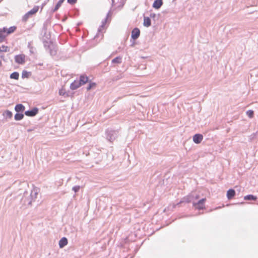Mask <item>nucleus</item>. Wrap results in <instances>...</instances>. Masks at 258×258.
<instances>
[{
	"label": "nucleus",
	"instance_id": "a211bd4d",
	"mask_svg": "<svg viewBox=\"0 0 258 258\" xmlns=\"http://www.w3.org/2000/svg\"><path fill=\"white\" fill-rule=\"evenodd\" d=\"M235 195V191L233 189H229L227 192V197L228 199H231Z\"/></svg>",
	"mask_w": 258,
	"mask_h": 258
},
{
	"label": "nucleus",
	"instance_id": "c85d7f7f",
	"mask_svg": "<svg viewBox=\"0 0 258 258\" xmlns=\"http://www.w3.org/2000/svg\"><path fill=\"white\" fill-rule=\"evenodd\" d=\"M96 84L95 83L89 82L88 86L87 87V91L91 90L92 88L95 87Z\"/></svg>",
	"mask_w": 258,
	"mask_h": 258
},
{
	"label": "nucleus",
	"instance_id": "20e7f679",
	"mask_svg": "<svg viewBox=\"0 0 258 258\" xmlns=\"http://www.w3.org/2000/svg\"><path fill=\"white\" fill-rule=\"evenodd\" d=\"M206 200V198H203L197 203H193V206L195 207L196 209L199 210L203 209L204 208V203Z\"/></svg>",
	"mask_w": 258,
	"mask_h": 258
},
{
	"label": "nucleus",
	"instance_id": "f8f14e48",
	"mask_svg": "<svg viewBox=\"0 0 258 258\" xmlns=\"http://www.w3.org/2000/svg\"><path fill=\"white\" fill-rule=\"evenodd\" d=\"M163 5L162 0H155L153 4V7L156 9H159Z\"/></svg>",
	"mask_w": 258,
	"mask_h": 258
},
{
	"label": "nucleus",
	"instance_id": "4be33fe9",
	"mask_svg": "<svg viewBox=\"0 0 258 258\" xmlns=\"http://www.w3.org/2000/svg\"><path fill=\"white\" fill-rule=\"evenodd\" d=\"M24 114L22 113L17 112L14 116L16 120H21L24 118Z\"/></svg>",
	"mask_w": 258,
	"mask_h": 258
},
{
	"label": "nucleus",
	"instance_id": "6ab92c4d",
	"mask_svg": "<svg viewBox=\"0 0 258 258\" xmlns=\"http://www.w3.org/2000/svg\"><path fill=\"white\" fill-rule=\"evenodd\" d=\"M143 25L144 26L148 27L151 25V19L149 17H144Z\"/></svg>",
	"mask_w": 258,
	"mask_h": 258
},
{
	"label": "nucleus",
	"instance_id": "a878e982",
	"mask_svg": "<svg viewBox=\"0 0 258 258\" xmlns=\"http://www.w3.org/2000/svg\"><path fill=\"white\" fill-rule=\"evenodd\" d=\"M31 73L30 72H27L26 71H23L22 73V78H28L31 75Z\"/></svg>",
	"mask_w": 258,
	"mask_h": 258
},
{
	"label": "nucleus",
	"instance_id": "ddd939ff",
	"mask_svg": "<svg viewBox=\"0 0 258 258\" xmlns=\"http://www.w3.org/2000/svg\"><path fill=\"white\" fill-rule=\"evenodd\" d=\"M88 80H89L88 77L87 76L84 75H82L80 77L79 82H80L81 85H83L86 84V83L88 82H89Z\"/></svg>",
	"mask_w": 258,
	"mask_h": 258
},
{
	"label": "nucleus",
	"instance_id": "f03ea898",
	"mask_svg": "<svg viewBox=\"0 0 258 258\" xmlns=\"http://www.w3.org/2000/svg\"><path fill=\"white\" fill-rule=\"evenodd\" d=\"M106 139L110 142H113L118 135V131L107 130L106 131Z\"/></svg>",
	"mask_w": 258,
	"mask_h": 258
},
{
	"label": "nucleus",
	"instance_id": "39448f33",
	"mask_svg": "<svg viewBox=\"0 0 258 258\" xmlns=\"http://www.w3.org/2000/svg\"><path fill=\"white\" fill-rule=\"evenodd\" d=\"M38 113V108L34 107L32 109L27 110L25 112V114L28 116L33 117L35 116Z\"/></svg>",
	"mask_w": 258,
	"mask_h": 258
},
{
	"label": "nucleus",
	"instance_id": "c9c22d12",
	"mask_svg": "<svg viewBox=\"0 0 258 258\" xmlns=\"http://www.w3.org/2000/svg\"><path fill=\"white\" fill-rule=\"evenodd\" d=\"M198 198H199V197H198V196H197L196 197V199H198Z\"/></svg>",
	"mask_w": 258,
	"mask_h": 258
},
{
	"label": "nucleus",
	"instance_id": "5701e85b",
	"mask_svg": "<svg viewBox=\"0 0 258 258\" xmlns=\"http://www.w3.org/2000/svg\"><path fill=\"white\" fill-rule=\"evenodd\" d=\"M64 1V0H59L55 5L54 8L52 10V12H56L60 8Z\"/></svg>",
	"mask_w": 258,
	"mask_h": 258
},
{
	"label": "nucleus",
	"instance_id": "f3484780",
	"mask_svg": "<svg viewBox=\"0 0 258 258\" xmlns=\"http://www.w3.org/2000/svg\"><path fill=\"white\" fill-rule=\"evenodd\" d=\"M49 53L51 56L55 55L56 54V50L54 46L52 45H48Z\"/></svg>",
	"mask_w": 258,
	"mask_h": 258
},
{
	"label": "nucleus",
	"instance_id": "9b49d317",
	"mask_svg": "<svg viewBox=\"0 0 258 258\" xmlns=\"http://www.w3.org/2000/svg\"><path fill=\"white\" fill-rule=\"evenodd\" d=\"M25 106L22 104H17L15 107V110L17 112L22 113L25 110Z\"/></svg>",
	"mask_w": 258,
	"mask_h": 258
},
{
	"label": "nucleus",
	"instance_id": "aec40b11",
	"mask_svg": "<svg viewBox=\"0 0 258 258\" xmlns=\"http://www.w3.org/2000/svg\"><path fill=\"white\" fill-rule=\"evenodd\" d=\"M3 115L5 117V118H11L13 116L12 112L8 110L4 112Z\"/></svg>",
	"mask_w": 258,
	"mask_h": 258
},
{
	"label": "nucleus",
	"instance_id": "1a4fd4ad",
	"mask_svg": "<svg viewBox=\"0 0 258 258\" xmlns=\"http://www.w3.org/2000/svg\"><path fill=\"white\" fill-rule=\"evenodd\" d=\"M194 199V196L192 195H189L187 197H185L182 199V200L180 201V203H189L193 201Z\"/></svg>",
	"mask_w": 258,
	"mask_h": 258
},
{
	"label": "nucleus",
	"instance_id": "7c9ffc66",
	"mask_svg": "<svg viewBox=\"0 0 258 258\" xmlns=\"http://www.w3.org/2000/svg\"><path fill=\"white\" fill-rule=\"evenodd\" d=\"M50 42L45 41L44 42V46L46 49H49L48 45H52Z\"/></svg>",
	"mask_w": 258,
	"mask_h": 258
},
{
	"label": "nucleus",
	"instance_id": "72a5a7b5",
	"mask_svg": "<svg viewBox=\"0 0 258 258\" xmlns=\"http://www.w3.org/2000/svg\"><path fill=\"white\" fill-rule=\"evenodd\" d=\"M77 0H67L69 4L74 5L77 3Z\"/></svg>",
	"mask_w": 258,
	"mask_h": 258
},
{
	"label": "nucleus",
	"instance_id": "b1692460",
	"mask_svg": "<svg viewBox=\"0 0 258 258\" xmlns=\"http://www.w3.org/2000/svg\"><path fill=\"white\" fill-rule=\"evenodd\" d=\"M109 16V13H108L106 18L102 21V25L100 26V28L98 29L99 31H101V29L103 28L104 27L105 24L106 23V22L107 21V19H108Z\"/></svg>",
	"mask_w": 258,
	"mask_h": 258
},
{
	"label": "nucleus",
	"instance_id": "f257e3e1",
	"mask_svg": "<svg viewBox=\"0 0 258 258\" xmlns=\"http://www.w3.org/2000/svg\"><path fill=\"white\" fill-rule=\"evenodd\" d=\"M39 191V189L36 187L33 188V189L31 190L30 192L28 191H25L21 200L22 204L25 206L31 205V203L35 201L37 198Z\"/></svg>",
	"mask_w": 258,
	"mask_h": 258
},
{
	"label": "nucleus",
	"instance_id": "7ed1b4c3",
	"mask_svg": "<svg viewBox=\"0 0 258 258\" xmlns=\"http://www.w3.org/2000/svg\"><path fill=\"white\" fill-rule=\"evenodd\" d=\"M39 10L38 6H35L32 10L28 12L23 17V21H27L29 17L36 14Z\"/></svg>",
	"mask_w": 258,
	"mask_h": 258
},
{
	"label": "nucleus",
	"instance_id": "423d86ee",
	"mask_svg": "<svg viewBox=\"0 0 258 258\" xmlns=\"http://www.w3.org/2000/svg\"><path fill=\"white\" fill-rule=\"evenodd\" d=\"M140 35V30L138 28H134L132 31V34H131V37L134 40L137 39Z\"/></svg>",
	"mask_w": 258,
	"mask_h": 258
},
{
	"label": "nucleus",
	"instance_id": "2f4dec72",
	"mask_svg": "<svg viewBox=\"0 0 258 258\" xmlns=\"http://www.w3.org/2000/svg\"><path fill=\"white\" fill-rule=\"evenodd\" d=\"M65 94H66L65 90L63 88H61V89H60L59 90V95L64 96L65 95Z\"/></svg>",
	"mask_w": 258,
	"mask_h": 258
},
{
	"label": "nucleus",
	"instance_id": "e433bc0d",
	"mask_svg": "<svg viewBox=\"0 0 258 258\" xmlns=\"http://www.w3.org/2000/svg\"><path fill=\"white\" fill-rule=\"evenodd\" d=\"M1 64H2V62H1V61H0V66H1Z\"/></svg>",
	"mask_w": 258,
	"mask_h": 258
},
{
	"label": "nucleus",
	"instance_id": "2eb2a0df",
	"mask_svg": "<svg viewBox=\"0 0 258 258\" xmlns=\"http://www.w3.org/2000/svg\"><path fill=\"white\" fill-rule=\"evenodd\" d=\"M3 28L5 29V32L7 34V36L9 34H10L12 33H13L16 29V27L15 26H12L10 27L9 28H7L6 27H4Z\"/></svg>",
	"mask_w": 258,
	"mask_h": 258
},
{
	"label": "nucleus",
	"instance_id": "cd10ccee",
	"mask_svg": "<svg viewBox=\"0 0 258 258\" xmlns=\"http://www.w3.org/2000/svg\"><path fill=\"white\" fill-rule=\"evenodd\" d=\"M9 51V48L8 46L2 45L0 46V52H7Z\"/></svg>",
	"mask_w": 258,
	"mask_h": 258
},
{
	"label": "nucleus",
	"instance_id": "0eeeda50",
	"mask_svg": "<svg viewBox=\"0 0 258 258\" xmlns=\"http://www.w3.org/2000/svg\"><path fill=\"white\" fill-rule=\"evenodd\" d=\"M25 56L24 54L17 55L15 56V61L19 64H23L25 62Z\"/></svg>",
	"mask_w": 258,
	"mask_h": 258
},
{
	"label": "nucleus",
	"instance_id": "f704fd0d",
	"mask_svg": "<svg viewBox=\"0 0 258 258\" xmlns=\"http://www.w3.org/2000/svg\"><path fill=\"white\" fill-rule=\"evenodd\" d=\"M155 16H156V14H150V17H151V18H154V17H155Z\"/></svg>",
	"mask_w": 258,
	"mask_h": 258
},
{
	"label": "nucleus",
	"instance_id": "bb28decb",
	"mask_svg": "<svg viewBox=\"0 0 258 258\" xmlns=\"http://www.w3.org/2000/svg\"><path fill=\"white\" fill-rule=\"evenodd\" d=\"M121 62V57L120 56L116 57L112 60V63H120Z\"/></svg>",
	"mask_w": 258,
	"mask_h": 258
},
{
	"label": "nucleus",
	"instance_id": "473e14b6",
	"mask_svg": "<svg viewBox=\"0 0 258 258\" xmlns=\"http://www.w3.org/2000/svg\"><path fill=\"white\" fill-rule=\"evenodd\" d=\"M80 188V186H75L73 187L72 189L75 192H77L79 190Z\"/></svg>",
	"mask_w": 258,
	"mask_h": 258
},
{
	"label": "nucleus",
	"instance_id": "9d476101",
	"mask_svg": "<svg viewBox=\"0 0 258 258\" xmlns=\"http://www.w3.org/2000/svg\"><path fill=\"white\" fill-rule=\"evenodd\" d=\"M81 84L79 81H74L73 83H71L70 85V88L72 90H76L81 86Z\"/></svg>",
	"mask_w": 258,
	"mask_h": 258
},
{
	"label": "nucleus",
	"instance_id": "c756f323",
	"mask_svg": "<svg viewBox=\"0 0 258 258\" xmlns=\"http://www.w3.org/2000/svg\"><path fill=\"white\" fill-rule=\"evenodd\" d=\"M246 114L249 117H252L253 115V111L251 110H249L246 112Z\"/></svg>",
	"mask_w": 258,
	"mask_h": 258
},
{
	"label": "nucleus",
	"instance_id": "dca6fc26",
	"mask_svg": "<svg viewBox=\"0 0 258 258\" xmlns=\"http://www.w3.org/2000/svg\"><path fill=\"white\" fill-rule=\"evenodd\" d=\"M68 244V239L66 237H62L59 241V246L60 248H63Z\"/></svg>",
	"mask_w": 258,
	"mask_h": 258
},
{
	"label": "nucleus",
	"instance_id": "412c9836",
	"mask_svg": "<svg viewBox=\"0 0 258 258\" xmlns=\"http://www.w3.org/2000/svg\"><path fill=\"white\" fill-rule=\"evenodd\" d=\"M244 199L246 201H256L257 199V197L252 195H248L245 196L244 197Z\"/></svg>",
	"mask_w": 258,
	"mask_h": 258
},
{
	"label": "nucleus",
	"instance_id": "393cba45",
	"mask_svg": "<svg viewBox=\"0 0 258 258\" xmlns=\"http://www.w3.org/2000/svg\"><path fill=\"white\" fill-rule=\"evenodd\" d=\"M19 74L17 72H13L10 75V78L15 79V80H18L19 79Z\"/></svg>",
	"mask_w": 258,
	"mask_h": 258
},
{
	"label": "nucleus",
	"instance_id": "6e6552de",
	"mask_svg": "<svg viewBox=\"0 0 258 258\" xmlns=\"http://www.w3.org/2000/svg\"><path fill=\"white\" fill-rule=\"evenodd\" d=\"M203 139V136L201 134H197L194 136L193 141L196 144L200 143Z\"/></svg>",
	"mask_w": 258,
	"mask_h": 258
},
{
	"label": "nucleus",
	"instance_id": "4468645a",
	"mask_svg": "<svg viewBox=\"0 0 258 258\" xmlns=\"http://www.w3.org/2000/svg\"><path fill=\"white\" fill-rule=\"evenodd\" d=\"M5 29H0V43L3 42L5 41L7 34L5 32Z\"/></svg>",
	"mask_w": 258,
	"mask_h": 258
}]
</instances>
